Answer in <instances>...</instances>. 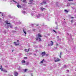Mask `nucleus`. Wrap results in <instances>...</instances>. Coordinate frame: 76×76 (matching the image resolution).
Listing matches in <instances>:
<instances>
[{
    "instance_id": "8",
    "label": "nucleus",
    "mask_w": 76,
    "mask_h": 76,
    "mask_svg": "<svg viewBox=\"0 0 76 76\" xmlns=\"http://www.w3.org/2000/svg\"><path fill=\"white\" fill-rule=\"evenodd\" d=\"M14 75L15 76H17L18 75V73L16 72H14Z\"/></svg>"
},
{
    "instance_id": "16",
    "label": "nucleus",
    "mask_w": 76,
    "mask_h": 76,
    "mask_svg": "<svg viewBox=\"0 0 76 76\" xmlns=\"http://www.w3.org/2000/svg\"><path fill=\"white\" fill-rule=\"evenodd\" d=\"M0 70H1L2 71H3V68H2V66H1L0 67Z\"/></svg>"
},
{
    "instance_id": "56",
    "label": "nucleus",
    "mask_w": 76,
    "mask_h": 76,
    "mask_svg": "<svg viewBox=\"0 0 76 76\" xmlns=\"http://www.w3.org/2000/svg\"><path fill=\"white\" fill-rule=\"evenodd\" d=\"M48 35L50 36V34H48Z\"/></svg>"
},
{
    "instance_id": "55",
    "label": "nucleus",
    "mask_w": 76,
    "mask_h": 76,
    "mask_svg": "<svg viewBox=\"0 0 76 76\" xmlns=\"http://www.w3.org/2000/svg\"><path fill=\"white\" fill-rule=\"evenodd\" d=\"M5 67H8V66H6Z\"/></svg>"
},
{
    "instance_id": "40",
    "label": "nucleus",
    "mask_w": 76,
    "mask_h": 76,
    "mask_svg": "<svg viewBox=\"0 0 76 76\" xmlns=\"http://www.w3.org/2000/svg\"><path fill=\"white\" fill-rule=\"evenodd\" d=\"M49 54H46V56H48Z\"/></svg>"
},
{
    "instance_id": "37",
    "label": "nucleus",
    "mask_w": 76,
    "mask_h": 76,
    "mask_svg": "<svg viewBox=\"0 0 76 76\" xmlns=\"http://www.w3.org/2000/svg\"><path fill=\"white\" fill-rule=\"evenodd\" d=\"M54 49H57V47H54Z\"/></svg>"
},
{
    "instance_id": "50",
    "label": "nucleus",
    "mask_w": 76,
    "mask_h": 76,
    "mask_svg": "<svg viewBox=\"0 0 76 76\" xmlns=\"http://www.w3.org/2000/svg\"><path fill=\"white\" fill-rule=\"evenodd\" d=\"M15 29H17L16 28H17V27H15Z\"/></svg>"
},
{
    "instance_id": "42",
    "label": "nucleus",
    "mask_w": 76,
    "mask_h": 76,
    "mask_svg": "<svg viewBox=\"0 0 76 76\" xmlns=\"http://www.w3.org/2000/svg\"><path fill=\"white\" fill-rule=\"evenodd\" d=\"M55 23L56 24V25H57V22H55Z\"/></svg>"
},
{
    "instance_id": "26",
    "label": "nucleus",
    "mask_w": 76,
    "mask_h": 76,
    "mask_svg": "<svg viewBox=\"0 0 76 76\" xmlns=\"http://www.w3.org/2000/svg\"><path fill=\"white\" fill-rule=\"evenodd\" d=\"M7 25V28L8 29V28H9V27L10 26H9V25Z\"/></svg>"
},
{
    "instance_id": "54",
    "label": "nucleus",
    "mask_w": 76,
    "mask_h": 76,
    "mask_svg": "<svg viewBox=\"0 0 76 76\" xmlns=\"http://www.w3.org/2000/svg\"><path fill=\"white\" fill-rule=\"evenodd\" d=\"M61 55H60V56H59V57H60V58H61Z\"/></svg>"
},
{
    "instance_id": "3",
    "label": "nucleus",
    "mask_w": 76,
    "mask_h": 76,
    "mask_svg": "<svg viewBox=\"0 0 76 76\" xmlns=\"http://www.w3.org/2000/svg\"><path fill=\"white\" fill-rule=\"evenodd\" d=\"M54 60L55 62H57L58 61H59L60 60V59H58L57 57H54Z\"/></svg>"
},
{
    "instance_id": "35",
    "label": "nucleus",
    "mask_w": 76,
    "mask_h": 76,
    "mask_svg": "<svg viewBox=\"0 0 76 76\" xmlns=\"http://www.w3.org/2000/svg\"><path fill=\"white\" fill-rule=\"evenodd\" d=\"M41 4L42 5H43V4H44V3H43V2H42V3H41Z\"/></svg>"
},
{
    "instance_id": "53",
    "label": "nucleus",
    "mask_w": 76,
    "mask_h": 76,
    "mask_svg": "<svg viewBox=\"0 0 76 76\" xmlns=\"http://www.w3.org/2000/svg\"><path fill=\"white\" fill-rule=\"evenodd\" d=\"M71 18H74L73 17H71Z\"/></svg>"
},
{
    "instance_id": "6",
    "label": "nucleus",
    "mask_w": 76,
    "mask_h": 76,
    "mask_svg": "<svg viewBox=\"0 0 76 76\" xmlns=\"http://www.w3.org/2000/svg\"><path fill=\"white\" fill-rule=\"evenodd\" d=\"M43 2L44 4H47V2H49V0H43Z\"/></svg>"
},
{
    "instance_id": "19",
    "label": "nucleus",
    "mask_w": 76,
    "mask_h": 76,
    "mask_svg": "<svg viewBox=\"0 0 76 76\" xmlns=\"http://www.w3.org/2000/svg\"><path fill=\"white\" fill-rule=\"evenodd\" d=\"M51 43H50V45H53V41H51Z\"/></svg>"
},
{
    "instance_id": "4",
    "label": "nucleus",
    "mask_w": 76,
    "mask_h": 76,
    "mask_svg": "<svg viewBox=\"0 0 76 76\" xmlns=\"http://www.w3.org/2000/svg\"><path fill=\"white\" fill-rule=\"evenodd\" d=\"M35 18H39L40 16H41V15L40 14H37L36 15H35Z\"/></svg>"
},
{
    "instance_id": "11",
    "label": "nucleus",
    "mask_w": 76,
    "mask_h": 76,
    "mask_svg": "<svg viewBox=\"0 0 76 76\" xmlns=\"http://www.w3.org/2000/svg\"><path fill=\"white\" fill-rule=\"evenodd\" d=\"M17 6L18 8H22V7L19 4H17Z\"/></svg>"
},
{
    "instance_id": "49",
    "label": "nucleus",
    "mask_w": 76,
    "mask_h": 76,
    "mask_svg": "<svg viewBox=\"0 0 76 76\" xmlns=\"http://www.w3.org/2000/svg\"><path fill=\"white\" fill-rule=\"evenodd\" d=\"M71 22L72 23V22H73V20H71Z\"/></svg>"
},
{
    "instance_id": "36",
    "label": "nucleus",
    "mask_w": 76,
    "mask_h": 76,
    "mask_svg": "<svg viewBox=\"0 0 76 76\" xmlns=\"http://www.w3.org/2000/svg\"><path fill=\"white\" fill-rule=\"evenodd\" d=\"M18 69H19V70H20V66H19V68H18Z\"/></svg>"
},
{
    "instance_id": "63",
    "label": "nucleus",
    "mask_w": 76,
    "mask_h": 76,
    "mask_svg": "<svg viewBox=\"0 0 76 76\" xmlns=\"http://www.w3.org/2000/svg\"><path fill=\"white\" fill-rule=\"evenodd\" d=\"M1 15H2V16H3V15L2 14Z\"/></svg>"
},
{
    "instance_id": "23",
    "label": "nucleus",
    "mask_w": 76,
    "mask_h": 76,
    "mask_svg": "<svg viewBox=\"0 0 76 76\" xmlns=\"http://www.w3.org/2000/svg\"><path fill=\"white\" fill-rule=\"evenodd\" d=\"M58 29V26H56V28H55V29Z\"/></svg>"
},
{
    "instance_id": "28",
    "label": "nucleus",
    "mask_w": 76,
    "mask_h": 76,
    "mask_svg": "<svg viewBox=\"0 0 76 76\" xmlns=\"http://www.w3.org/2000/svg\"><path fill=\"white\" fill-rule=\"evenodd\" d=\"M53 31L54 32H55V33H57V32L56 31L54 30H53Z\"/></svg>"
},
{
    "instance_id": "24",
    "label": "nucleus",
    "mask_w": 76,
    "mask_h": 76,
    "mask_svg": "<svg viewBox=\"0 0 76 76\" xmlns=\"http://www.w3.org/2000/svg\"><path fill=\"white\" fill-rule=\"evenodd\" d=\"M22 13L25 14V13H26V12H25V11H22Z\"/></svg>"
},
{
    "instance_id": "12",
    "label": "nucleus",
    "mask_w": 76,
    "mask_h": 76,
    "mask_svg": "<svg viewBox=\"0 0 76 76\" xmlns=\"http://www.w3.org/2000/svg\"><path fill=\"white\" fill-rule=\"evenodd\" d=\"M29 50H30V49L29 48L28 49V50L27 49H25V51H26V52H28L29 51Z\"/></svg>"
},
{
    "instance_id": "25",
    "label": "nucleus",
    "mask_w": 76,
    "mask_h": 76,
    "mask_svg": "<svg viewBox=\"0 0 76 76\" xmlns=\"http://www.w3.org/2000/svg\"><path fill=\"white\" fill-rule=\"evenodd\" d=\"M16 29H15V31H13V32H16Z\"/></svg>"
},
{
    "instance_id": "2",
    "label": "nucleus",
    "mask_w": 76,
    "mask_h": 76,
    "mask_svg": "<svg viewBox=\"0 0 76 76\" xmlns=\"http://www.w3.org/2000/svg\"><path fill=\"white\" fill-rule=\"evenodd\" d=\"M5 22L7 24H8V25H9V26L10 28H12V27H13V25H12L10 24V23H9L8 21H6Z\"/></svg>"
},
{
    "instance_id": "10",
    "label": "nucleus",
    "mask_w": 76,
    "mask_h": 76,
    "mask_svg": "<svg viewBox=\"0 0 76 76\" xmlns=\"http://www.w3.org/2000/svg\"><path fill=\"white\" fill-rule=\"evenodd\" d=\"M42 57H43L44 56H45V52H42Z\"/></svg>"
},
{
    "instance_id": "18",
    "label": "nucleus",
    "mask_w": 76,
    "mask_h": 76,
    "mask_svg": "<svg viewBox=\"0 0 76 76\" xmlns=\"http://www.w3.org/2000/svg\"><path fill=\"white\" fill-rule=\"evenodd\" d=\"M67 65H65L64 66V68H67Z\"/></svg>"
},
{
    "instance_id": "21",
    "label": "nucleus",
    "mask_w": 76,
    "mask_h": 76,
    "mask_svg": "<svg viewBox=\"0 0 76 76\" xmlns=\"http://www.w3.org/2000/svg\"><path fill=\"white\" fill-rule=\"evenodd\" d=\"M23 32L25 34H26V31H25V30L24 29H23Z\"/></svg>"
},
{
    "instance_id": "46",
    "label": "nucleus",
    "mask_w": 76,
    "mask_h": 76,
    "mask_svg": "<svg viewBox=\"0 0 76 76\" xmlns=\"http://www.w3.org/2000/svg\"><path fill=\"white\" fill-rule=\"evenodd\" d=\"M21 22H20L19 23V24H21Z\"/></svg>"
},
{
    "instance_id": "33",
    "label": "nucleus",
    "mask_w": 76,
    "mask_h": 76,
    "mask_svg": "<svg viewBox=\"0 0 76 76\" xmlns=\"http://www.w3.org/2000/svg\"><path fill=\"white\" fill-rule=\"evenodd\" d=\"M62 55V52H61L60 53V56H61Z\"/></svg>"
},
{
    "instance_id": "1",
    "label": "nucleus",
    "mask_w": 76,
    "mask_h": 76,
    "mask_svg": "<svg viewBox=\"0 0 76 76\" xmlns=\"http://www.w3.org/2000/svg\"><path fill=\"white\" fill-rule=\"evenodd\" d=\"M39 37H41V35H40L39 34H38L36 36V39L37 41H41V38Z\"/></svg>"
},
{
    "instance_id": "59",
    "label": "nucleus",
    "mask_w": 76,
    "mask_h": 76,
    "mask_svg": "<svg viewBox=\"0 0 76 76\" xmlns=\"http://www.w3.org/2000/svg\"><path fill=\"white\" fill-rule=\"evenodd\" d=\"M17 41V42H19V40H18Z\"/></svg>"
},
{
    "instance_id": "30",
    "label": "nucleus",
    "mask_w": 76,
    "mask_h": 76,
    "mask_svg": "<svg viewBox=\"0 0 76 76\" xmlns=\"http://www.w3.org/2000/svg\"><path fill=\"white\" fill-rule=\"evenodd\" d=\"M21 5L22 6H25V4H21Z\"/></svg>"
},
{
    "instance_id": "57",
    "label": "nucleus",
    "mask_w": 76,
    "mask_h": 76,
    "mask_svg": "<svg viewBox=\"0 0 76 76\" xmlns=\"http://www.w3.org/2000/svg\"><path fill=\"white\" fill-rule=\"evenodd\" d=\"M67 72H69V70H67Z\"/></svg>"
},
{
    "instance_id": "17",
    "label": "nucleus",
    "mask_w": 76,
    "mask_h": 76,
    "mask_svg": "<svg viewBox=\"0 0 76 76\" xmlns=\"http://www.w3.org/2000/svg\"><path fill=\"white\" fill-rule=\"evenodd\" d=\"M14 44L15 45H19V44H17L16 42H14Z\"/></svg>"
},
{
    "instance_id": "62",
    "label": "nucleus",
    "mask_w": 76,
    "mask_h": 76,
    "mask_svg": "<svg viewBox=\"0 0 76 76\" xmlns=\"http://www.w3.org/2000/svg\"><path fill=\"white\" fill-rule=\"evenodd\" d=\"M48 46H50V44H48Z\"/></svg>"
},
{
    "instance_id": "45",
    "label": "nucleus",
    "mask_w": 76,
    "mask_h": 76,
    "mask_svg": "<svg viewBox=\"0 0 76 76\" xmlns=\"http://www.w3.org/2000/svg\"><path fill=\"white\" fill-rule=\"evenodd\" d=\"M31 15L32 16H34V14H31Z\"/></svg>"
},
{
    "instance_id": "14",
    "label": "nucleus",
    "mask_w": 76,
    "mask_h": 76,
    "mask_svg": "<svg viewBox=\"0 0 76 76\" xmlns=\"http://www.w3.org/2000/svg\"><path fill=\"white\" fill-rule=\"evenodd\" d=\"M23 3H27V2H26V0H23Z\"/></svg>"
},
{
    "instance_id": "60",
    "label": "nucleus",
    "mask_w": 76,
    "mask_h": 76,
    "mask_svg": "<svg viewBox=\"0 0 76 76\" xmlns=\"http://www.w3.org/2000/svg\"><path fill=\"white\" fill-rule=\"evenodd\" d=\"M34 56H36V54H34Z\"/></svg>"
},
{
    "instance_id": "39",
    "label": "nucleus",
    "mask_w": 76,
    "mask_h": 76,
    "mask_svg": "<svg viewBox=\"0 0 76 76\" xmlns=\"http://www.w3.org/2000/svg\"><path fill=\"white\" fill-rule=\"evenodd\" d=\"M74 0H68V1H73Z\"/></svg>"
},
{
    "instance_id": "38",
    "label": "nucleus",
    "mask_w": 76,
    "mask_h": 76,
    "mask_svg": "<svg viewBox=\"0 0 76 76\" xmlns=\"http://www.w3.org/2000/svg\"><path fill=\"white\" fill-rule=\"evenodd\" d=\"M12 1H13L14 2H15V3H17L14 0H12Z\"/></svg>"
},
{
    "instance_id": "29",
    "label": "nucleus",
    "mask_w": 76,
    "mask_h": 76,
    "mask_svg": "<svg viewBox=\"0 0 76 76\" xmlns=\"http://www.w3.org/2000/svg\"><path fill=\"white\" fill-rule=\"evenodd\" d=\"M27 71V69H25L24 70L25 72H26Z\"/></svg>"
},
{
    "instance_id": "58",
    "label": "nucleus",
    "mask_w": 76,
    "mask_h": 76,
    "mask_svg": "<svg viewBox=\"0 0 76 76\" xmlns=\"http://www.w3.org/2000/svg\"><path fill=\"white\" fill-rule=\"evenodd\" d=\"M42 61H44V59H43V60H42Z\"/></svg>"
},
{
    "instance_id": "61",
    "label": "nucleus",
    "mask_w": 76,
    "mask_h": 76,
    "mask_svg": "<svg viewBox=\"0 0 76 76\" xmlns=\"http://www.w3.org/2000/svg\"><path fill=\"white\" fill-rule=\"evenodd\" d=\"M31 76H33V75H32V73H31Z\"/></svg>"
},
{
    "instance_id": "7",
    "label": "nucleus",
    "mask_w": 76,
    "mask_h": 76,
    "mask_svg": "<svg viewBox=\"0 0 76 76\" xmlns=\"http://www.w3.org/2000/svg\"><path fill=\"white\" fill-rule=\"evenodd\" d=\"M44 18H45L46 19H48L49 17L48 16V15H44Z\"/></svg>"
},
{
    "instance_id": "15",
    "label": "nucleus",
    "mask_w": 76,
    "mask_h": 76,
    "mask_svg": "<svg viewBox=\"0 0 76 76\" xmlns=\"http://www.w3.org/2000/svg\"><path fill=\"white\" fill-rule=\"evenodd\" d=\"M56 5L57 6H58V7H59V4H59V3H58V2H57L56 3Z\"/></svg>"
},
{
    "instance_id": "43",
    "label": "nucleus",
    "mask_w": 76,
    "mask_h": 76,
    "mask_svg": "<svg viewBox=\"0 0 76 76\" xmlns=\"http://www.w3.org/2000/svg\"><path fill=\"white\" fill-rule=\"evenodd\" d=\"M33 43H34V44H36V42H33Z\"/></svg>"
},
{
    "instance_id": "51",
    "label": "nucleus",
    "mask_w": 76,
    "mask_h": 76,
    "mask_svg": "<svg viewBox=\"0 0 76 76\" xmlns=\"http://www.w3.org/2000/svg\"><path fill=\"white\" fill-rule=\"evenodd\" d=\"M35 30H36L35 29H34L33 30V31H35Z\"/></svg>"
},
{
    "instance_id": "41",
    "label": "nucleus",
    "mask_w": 76,
    "mask_h": 76,
    "mask_svg": "<svg viewBox=\"0 0 76 76\" xmlns=\"http://www.w3.org/2000/svg\"><path fill=\"white\" fill-rule=\"evenodd\" d=\"M40 63H43V61H41L40 62Z\"/></svg>"
},
{
    "instance_id": "20",
    "label": "nucleus",
    "mask_w": 76,
    "mask_h": 76,
    "mask_svg": "<svg viewBox=\"0 0 76 76\" xmlns=\"http://www.w3.org/2000/svg\"><path fill=\"white\" fill-rule=\"evenodd\" d=\"M29 62H26V65H29Z\"/></svg>"
},
{
    "instance_id": "44",
    "label": "nucleus",
    "mask_w": 76,
    "mask_h": 76,
    "mask_svg": "<svg viewBox=\"0 0 76 76\" xmlns=\"http://www.w3.org/2000/svg\"><path fill=\"white\" fill-rule=\"evenodd\" d=\"M37 51H38V50H35V52H37Z\"/></svg>"
},
{
    "instance_id": "34",
    "label": "nucleus",
    "mask_w": 76,
    "mask_h": 76,
    "mask_svg": "<svg viewBox=\"0 0 76 76\" xmlns=\"http://www.w3.org/2000/svg\"><path fill=\"white\" fill-rule=\"evenodd\" d=\"M24 59H27V57H25L24 58Z\"/></svg>"
},
{
    "instance_id": "9",
    "label": "nucleus",
    "mask_w": 76,
    "mask_h": 76,
    "mask_svg": "<svg viewBox=\"0 0 76 76\" xmlns=\"http://www.w3.org/2000/svg\"><path fill=\"white\" fill-rule=\"evenodd\" d=\"M21 62L22 64H23V65H25V63L26 62L25 60H22Z\"/></svg>"
},
{
    "instance_id": "64",
    "label": "nucleus",
    "mask_w": 76,
    "mask_h": 76,
    "mask_svg": "<svg viewBox=\"0 0 76 76\" xmlns=\"http://www.w3.org/2000/svg\"><path fill=\"white\" fill-rule=\"evenodd\" d=\"M75 71H76V68L75 69Z\"/></svg>"
},
{
    "instance_id": "31",
    "label": "nucleus",
    "mask_w": 76,
    "mask_h": 76,
    "mask_svg": "<svg viewBox=\"0 0 76 76\" xmlns=\"http://www.w3.org/2000/svg\"><path fill=\"white\" fill-rule=\"evenodd\" d=\"M4 72H6V73H7V70H4Z\"/></svg>"
},
{
    "instance_id": "52",
    "label": "nucleus",
    "mask_w": 76,
    "mask_h": 76,
    "mask_svg": "<svg viewBox=\"0 0 76 76\" xmlns=\"http://www.w3.org/2000/svg\"><path fill=\"white\" fill-rule=\"evenodd\" d=\"M0 45H3V44H2V43H0Z\"/></svg>"
},
{
    "instance_id": "48",
    "label": "nucleus",
    "mask_w": 76,
    "mask_h": 76,
    "mask_svg": "<svg viewBox=\"0 0 76 76\" xmlns=\"http://www.w3.org/2000/svg\"><path fill=\"white\" fill-rule=\"evenodd\" d=\"M9 76H13L12 75H9Z\"/></svg>"
},
{
    "instance_id": "47",
    "label": "nucleus",
    "mask_w": 76,
    "mask_h": 76,
    "mask_svg": "<svg viewBox=\"0 0 76 76\" xmlns=\"http://www.w3.org/2000/svg\"><path fill=\"white\" fill-rule=\"evenodd\" d=\"M56 46H58V44H56Z\"/></svg>"
},
{
    "instance_id": "32",
    "label": "nucleus",
    "mask_w": 76,
    "mask_h": 76,
    "mask_svg": "<svg viewBox=\"0 0 76 76\" xmlns=\"http://www.w3.org/2000/svg\"><path fill=\"white\" fill-rule=\"evenodd\" d=\"M9 17L10 18H12V17L10 15H9Z\"/></svg>"
},
{
    "instance_id": "27",
    "label": "nucleus",
    "mask_w": 76,
    "mask_h": 76,
    "mask_svg": "<svg viewBox=\"0 0 76 76\" xmlns=\"http://www.w3.org/2000/svg\"><path fill=\"white\" fill-rule=\"evenodd\" d=\"M64 11L65 12H66V13H68V11H67V10H65Z\"/></svg>"
},
{
    "instance_id": "5",
    "label": "nucleus",
    "mask_w": 76,
    "mask_h": 76,
    "mask_svg": "<svg viewBox=\"0 0 76 76\" xmlns=\"http://www.w3.org/2000/svg\"><path fill=\"white\" fill-rule=\"evenodd\" d=\"M29 2L30 3H28V4H34L33 2H34V0H31L29 1Z\"/></svg>"
},
{
    "instance_id": "13",
    "label": "nucleus",
    "mask_w": 76,
    "mask_h": 76,
    "mask_svg": "<svg viewBox=\"0 0 76 76\" xmlns=\"http://www.w3.org/2000/svg\"><path fill=\"white\" fill-rule=\"evenodd\" d=\"M40 10H42V11H43V10H44V9H45V8L41 7L40 8Z\"/></svg>"
},
{
    "instance_id": "22",
    "label": "nucleus",
    "mask_w": 76,
    "mask_h": 76,
    "mask_svg": "<svg viewBox=\"0 0 76 76\" xmlns=\"http://www.w3.org/2000/svg\"><path fill=\"white\" fill-rule=\"evenodd\" d=\"M67 6L69 7V6H70V4L69 3L67 5Z\"/></svg>"
}]
</instances>
